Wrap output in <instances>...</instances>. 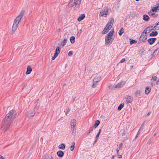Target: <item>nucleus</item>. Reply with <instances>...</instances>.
Segmentation results:
<instances>
[{
    "label": "nucleus",
    "mask_w": 159,
    "mask_h": 159,
    "mask_svg": "<svg viewBox=\"0 0 159 159\" xmlns=\"http://www.w3.org/2000/svg\"><path fill=\"white\" fill-rule=\"evenodd\" d=\"M119 149H117V150H116V151H117V154H118V152H119Z\"/></svg>",
    "instance_id": "nucleus-58"
},
{
    "label": "nucleus",
    "mask_w": 159,
    "mask_h": 159,
    "mask_svg": "<svg viewBox=\"0 0 159 159\" xmlns=\"http://www.w3.org/2000/svg\"><path fill=\"white\" fill-rule=\"evenodd\" d=\"M67 42V39H65L63 41L60 43L61 46L63 47L66 43Z\"/></svg>",
    "instance_id": "nucleus-18"
},
{
    "label": "nucleus",
    "mask_w": 159,
    "mask_h": 159,
    "mask_svg": "<svg viewBox=\"0 0 159 159\" xmlns=\"http://www.w3.org/2000/svg\"><path fill=\"white\" fill-rule=\"evenodd\" d=\"M16 111L14 110H11L7 114L2 122V125L1 128H3V131H5L9 129L13 121L16 118Z\"/></svg>",
    "instance_id": "nucleus-1"
},
{
    "label": "nucleus",
    "mask_w": 159,
    "mask_h": 159,
    "mask_svg": "<svg viewBox=\"0 0 159 159\" xmlns=\"http://www.w3.org/2000/svg\"><path fill=\"white\" fill-rule=\"evenodd\" d=\"M73 54V52L72 51H70V52H68V55L69 56H71Z\"/></svg>",
    "instance_id": "nucleus-40"
},
{
    "label": "nucleus",
    "mask_w": 159,
    "mask_h": 159,
    "mask_svg": "<svg viewBox=\"0 0 159 159\" xmlns=\"http://www.w3.org/2000/svg\"><path fill=\"white\" fill-rule=\"evenodd\" d=\"M75 97L74 95H73L72 97V99H73V102L75 99Z\"/></svg>",
    "instance_id": "nucleus-45"
},
{
    "label": "nucleus",
    "mask_w": 159,
    "mask_h": 159,
    "mask_svg": "<svg viewBox=\"0 0 159 159\" xmlns=\"http://www.w3.org/2000/svg\"><path fill=\"white\" fill-rule=\"evenodd\" d=\"M61 48L59 47H57L56 50L54 54L53 57H52V60H54L55 58L57 56L58 54L60 53V52Z\"/></svg>",
    "instance_id": "nucleus-7"
},
{
    "label": "nucleus",
    "mask_w": 159,
    "mask_h": 159,
    "mask_svg": "<svg viewBox=\"0 0 159 159\" xmlns=\"http://www.w3.org/2000/svg\"><path fill=\"white\" fill-rule=\"evenodd\" d=\"M152 30H159V27H157L156 25L153 28H152Z\"/></svg>",
    "instance_id": "nucleus-32"
},
{
    "label": "nucleus",
    "mask_w": 159,
    "mask_h": 159,
    "mask_svg": "<svg viewBox=\"0 0 159 159\" xmlns=\"http://www.w3.org/2000/svg\"><path fill=\"white\" fill-rule=\"evenodd\" d=\"M32 71V69L30 66H28L27 68V70L26 72V75L30 74Z\"/></svg>",
    "instance_id": "nucleus-12"
},
{
    "label": "nucleus",
    "mask_w": 159,
    "mask_h": 159,
    "mask_svg": "<svg viewBox=\"0 0 159 159\" xmlns=\"http://www.w3.org/2000/svg\"><path fill=\"white\" fill-rule=\"evenodd\" d=\"M158 48H157V49H156L154 51L155 52H157V51L158 50Z\"/></svg>",
    "instance_id": "nucleus-60"
},
{
    "label": "nucleus",
    "mask_w": 159,
    "mask_h": 159,
    "mask_svg": "<svg viewBox=\"0 0 159 159\" xmlns=\"http://www.w3.org/2000/svg\"><path fill=\"white\" fill-rule=\"evenodd\" d=\"M117 156H118V157L119 158H121L122 157V156L121 155H119V154H117Z\"/></svg>",
    "instance_id": "nucleus-46"
},
{
    "label": "nucleus",
    "mask_w": 159,
    "mask_h": 159,
    "mask_svg": "<svg viewBox=\"0 0 159 159\" xmlns=\"http://www.w3.org/2000/svg\"><path fill=\"white\" fill-rule=\"evenodd\" d=\"M133 67V65L130 66V69H132V68Z\"/></svg>",
    "instance_id": "nucleus-59"
},
{
    "label": "nucleus",
    "mask_w": 159,
    "mask_h": 159,
    "mask_svg": "<svg viewBox=\"0 0 159 159\" xmlns=\"http://www.w3.org/2000/svg\"><path fill=\"white\" fill-rule=\"evenodd\" d=\"M137 41L136 40H135L134 39L131 40L130 42V44H132L133 43H137Z\"/></svg>",
    "instance_id": "nucleus-34"
},
{
    "label": "nucleus",
    "mask_w": 159,
    "mask_h": 159,
    "mask_svg": "<svg viewBox=\"0 0 159 159\" xmlns=\"http://www.w3.org/2000/svg\"><path fill=\"white\" fill-rule=\"evenodd\" d=\"M53 157L52 156V157H51V158H50V159H53Z\"/></svg>",
    "instance_id": "nucleus-63"
},
{
    "label": "nucleus",
    "mask_w": 159,
    "mask_h": 159,
    "mask_svg": "<svg viewBox=\"0 0 159 159\" xmlns=\"http://www.w3.org/2000/svg\"><path fill=\"white\" fill-rule=\"evenodd\" d=\"M147 36L146 35L142 34L139 38V40L142 42H144L147 39Z\"/></svg>",
    "instance_id": "nucleus-11"
},
{
    "label": "nucleus",
    "mask_w": 159,
    "mask_h": 159,
    "mask_svg": "<svg viewBox=\"0 0 159 159\" xmlns=\"http://www.w3.org/2000/svg\"><path fill=\"white\" fill-rule=\"evenodd\" d=\"M150 27L149 26L147 28L144 30V33H145L146 34L147 33H149V32L152 30V29H151L150 28H149Z\"/></svg>",
    "instance_id": "nucleus-15"
},
{
    "label": "nucleus",
    "mask_w": 159,
    "mask_h": 159,
    "mask_svg": "<svg viewBox=\"0 0 159 159\" xmlns=\"http://www.w3.org/2000/svg\"><path fill=\"white\" fill-rule=\"evenodd\" d=\"M72 145H74V147L75 146V142H73L72 143Z\"/></svg>",
    "instance_id": "nucleus-55"
},
{
    "label": "nucleus",
    "mask_w": 159,
    "mask_h": 159,
    "mask_svg": "<svg viewBox=\"0 0 159 159\" xmlns=\"http://www.w3.org/2000/svg\"><path fill=\"white\" fill-rule=\"evenodd\" d=\"M156 84L158 85L159 84V79L157 81L156 83Z\"/></svg>",
    "instance_id": "nucleus-49"
},
{
    "label": "nucleus",
    "mask_w": 159,
    "mask_h": 159,
    "mask_svg": "<svg viewBox=\"0 0 159 159\" xmlns=\"http://www.w3.org/2000/svg\"><path fill=\"white\" fill-rule=\"evenodd\" d=\"M81 0H70L68 6L72 10H77L80 7Z\"/></svg>",
    "instance_id": "nucleus-3"
},
{
    "label": "nucleus",
    "mask_w": 159,
    "mask_h": 159,
    "mask_svg": "<svg viewBox=\"0 0 159 159\" xmlns=\"http://www.w3.org/2000/svg\"><path fill=\"white\" fill-rule=\"evenodd\" d=\"M0 159H5L3 158V157L2 156L0 155Z\"/></svg>",
    "instance_id": "nucleus-52"
},
{
    "label": "nucleus",
    "mask_w": 159,
    "mask_h": 159,
    "mask_svg": "<svg viewBox=\"0 0 159 159\" xmlns=\"http://www.w3.org/2000/svg\"><path fill=\"white\" fill-rule=\"evenodd\" d=\"M25 12V10H22L21 11L19 15L16 17L14 20V22L12 27V31L11 34L13 35L14 32L15 31L17 28V26L20 21L22 17L24 15V14Z\"/></svg>",
    "instance_id": "nucleus-2"
},
{
    "label": "nucleus",
    "mask_w": 159,
    "mask_h": 159,
    "mask_svg": "<svg viewBox=\"0 0 159 159\" xmlns=\"http://www.w3.org/2000/svg\"><path fill=\"white\" fill-rule=\"evenodd\" d=\"M157 79V77L156 76H154L152 77L151 80L153 81H156Z\"/></svg>",
    "instance_id": "nucleus-39"
},
{
    "label": "nucleus",
    "mask_w": 159,
    "mask_h": 159,
    "mask_svg": "<svg viewBox=\"0 0 159 159\" xmlns=\"http://www.w3.org/2000/svg\"><path fill=\"white\" fill-rule=\"evenodd\" d=\"M157 27H159V22L156 24Z\"/></svg>",
    "instance_id": "nucleus-56"
},
{
    "label": "nucleus",
    "mask_w": 159,
    "mask_h": 159,
    "mask_svg": "<svg viewBox=\"0 0 159 159\" xmlns=\"http://www.w3.org/2000/svg\"><path fill=\"white\" fill-rule=\"evenodd\" d=\"M114 20L113 18H111L110 19L109 22L108 23H109V25H110V24H111L112 25H113L114 22Z\"/></svg>",
    "instance_id": "nucleus-29"
},
{
    "label": "nucleus",
    "mask_w": 159,
    "mask_h": 159,
    "mask_svg": "<svg viewBox=\"0 0 159 159\" xmlns=\"http://www.w3.org/2000/svg\"><path fill=\"white\" fill-rule=\"evenodd\" d=\"M157 6L156 7H157V8H158V7H159V3H157Z\"/></svg>",
    "instance_id": "nucleus-51"
},
{
    "label": "nucleus",
    "mask_w": 159,
    "mask_h": 159,
    "mask_svg": "<svg viewBox=\"0 0 159 159\" xmlns=\"http://www.w3.org/2000/svg\"><path fill=\"white\" fill-rule=\"evenodd\" d=\"M101 80V77L100 76H98V77H95L94 78L93 81L94 82L98 83Z\"/></svg>",
    "instance_id": "nucleus-13"
},
{
    "label": "nucleus",
    "mask_w": 159,
    "mask_h": 159,
    "mask_svg": "<svg viewBox=\"0 0 159 159\" xmlns=\"http://www.w3.org/2000/svg\"><path fill=\"white\" fill-rule=\"evenodd\" d=\"M75 37L72 36L70 38V40L71 43H74L75 42Z\"/></svg>",
    "instance_id": "nucleus-23"
},
{
    "label": "nucleus",
    "mask_w": 159,
    "mask_h": 159,
    "mask_svg": "<svg viewBox=\"0 0 159 159\" xmlns=\"http://www.w3.org/2000/svg\"><path fill=\"white\" fill-rule=\"evenodd\" d=\"M35 113H34V114L33 113H29L27 115L28 117L29 118H31L34 116V115H35Z\"/></svg>",
    "instance_id": "nucleus-27"
},
{
    "label": "nucleus",
    "mask_w": 159,
    "mask_h": 159,
    "mask_svg": "<svg viewBox=\"0 0 159 159\" xmlns=\"http://www.w3.org/2000/svg\"><path fill=\"white\" fill-rule=\"evenodd\" d=\"M110 10L109 8L105 7L100 12L99 16H104L106 17V16L110 13Z\"/></svg>",
    "instance_id": "nucleus-5"
},
{
    "label": "nucleus",
    "mask_w": 159,
    "mask_h": 159,
    "mask_svg": "<svg viewBox=\"0 0 159 159\" xmlns=\"http://www.w3.org/2000/svg\"><path fill=\"white\" fill-rule=\"evenodd\" d=\"M111 159H115L114 158V156H113L112 157V158H111Z\"/></svg>",
    "instance_id": "nucleus-61"
},
{
    "label": "nucleus",
    "mask_w": 159,
    "mask_h": 159,
    "mask_svg": "<svg viewBox=\"0 0 159 159\" xmlns=\"http://www.w3.org/2000/svg\"><path fill=\"white\" fill-rule=\"evenodd\" d=\"M65 146L64 144L62 143L59 145L58 148L64 150L65 149Z\"/></svg>",
    "instance_id": "nucleus-22"
},
{
    "label": "nucleus",
    "mask_w": 159,
    "mask_h": 159,
    "mask_svg": "<svg viewBox=\"0 0 159 159\" xmlns=\"http://www.w3.org/2000/svg\"><path fill=\"white\" fill-rule=\"evenodd\" d=\"M125 61V58L122 59L120 61L119 63H122Z\"/></svg>",
    "instance_id": "nucleus-44"
},
{
    "label": "nucleus",
    "mask_w": 159,
    "mask_h": 159,
    "mask_svg": "<svg viewBox=\"0 0 159 159\" xmlns=\"http://www.w3.org/2000/svg\"><path fill=\"white\" fill-rule=\"evenodd\" d=\"M76 124V121L75 119H72L71 120L70 122V125L71 126V128H74Z\"/></svg>",
    "instance_id": "nucleus-10"
},
{
    "label": "nucleus",
    "mask_w": 159,
    "mask_h": 159,
    "mask_svg": "<svg viewBox=\"0 0 159 159\" xmlns=\"http://www.w3.org/2000/svg\"><path fill=\"white\" fill-rule=\"evenodd\" d=\"M143 19L145 21H148L149 19V17L147 15H144L143 16Z\"/></svg>",
    "instance_id": "nucleus-21"
},
{
    "label": "nucleus",
    "mask_w": 159,
    "mask_h": 159,
    "mask_svg": "<svg viewBox=\"0 0 159 159\" xmlns=\"http://www.w3.org/2000/svg\"><path fill=\"white\" fill-rule=\"evenodd\" d=\"M144 124V123H143V124L141 125L139 130L138 131H139L140 132L141 131H142L143 130V125Z\"/></svg>",
    "instance_id": "nucleus-36"
},
{
    "label": "nucleus",
    "mask_w": 159,
    "mask_h": 159,
    "mask_svg": "<svg viewBox=\"0 0 159 159\" xmlns=\"http://www.w3.org/2000/svg\"><path fill=\"white\" fill-rule=\"evenodd\" d=\"M74 148H75V147H74V145L71 146L70 147V150L71 151H73L74 149Z\"/></svg>",
    "instance_id": "nucleus-42"
},
{
    "label": "nucleus",
    "mask_w": 159,
    "mask_h": 159,
    "mask_svg": "<svg viewBox=\"0 0 159 159\" xmlns=\"http://www.w3.org/2000/svg\"><path fill=\"white\" fill-rule=\"evenodd\" d=\"M114 32V30H111L106 36L105 44L106 45H109L112 43L114 38V36H113Z\"/></svg>",
    "instance_id": "nucleus-4"
},
{
    "label": "nucleus",
    "mask_w": 159,
    "mask_h": 159,
    "mask_svg": "<svg viewBox=\"0 0 159 159\" xmlns=\"http://www.w3.org/2000/svg\"><path fill=\"white\" fill-rule=\"evenodd\" d=\"M99 135L100 134H99V133H98L96 135L95 137V140L94 141V142L93 143V145L97 142V140L99 137Z\"/></svg>",
    "instance_id": "nucleus-25"
},
{
    "label": "nucleus",
    "mask_w": 159,
    "mask_h": 159,
    "mask_svg": "<svg viewBox=\"0 0 159 159\" xmlns=\"http://www.w3.org/2000/svg\"><path fill=\"white\" fill-rule=\"evenodd\" d=\"M155 52H155V51H154V52L152 53V55L153 56L155 55Z\"/></svg>",
    "instance_id": "nucleus-53"
},
{
    "label": "nucleus",
    "mask_w": 159,
    "mask_h": 159,
    "mask_svg": "<svg viewBox=\"0 0 159 159\" xmlns=\"http://www.w3.org/2000/svg\"><path fill=\"white\" fill-rule=\"evenodd\" d=\"M135 95L136 97H138L140 96V91H137L135 93Z\"/></svg>",
    "instance_id": "nucleus-26"
},
{
    "label": "nucleus",
    "mask_w": 159,
    "mask_h": 159,
    "mask_svg": "<svg viewBox=\"0 0 159 159\" xmlns=\"http://www.w3.org/2000/svg\"><path fill=\"white\" fill-rule=\"evenodd\" d=\"M70 109L69 108L68 109L67 112H66V115H67V114L68 113V112L70 111Z\"/></svg>",
    "instance_id": "nucleus-50"
},
{
    "label": "nucleus",
    "mask_w": 159,
    "mask_h": 159,
    "mask_svg": "<svg viewBox=\"0 0 159 159\" xmlns=\"http://www.w3.org/2000/svg\"><path fill=\"white\" fill-rule=\"evenodd\" d=\"M97 84V83L94 82L93 80V84L92 85V87L93 88H95V87H96Z\"/></svg>",
    "instance_id": "nucleus-35"
},
{
    "label": "nucleus",
    "mask_w": 159,
    "mask_h": 159,
    "mask_svg": "<svg viewBox=\"0 0 159 159\" xmlns=\"http://www.w3.org/2000/svg\"><path fill=\"white\" fill-rule=\"evenodd\" d=\"M140 132L139 131H138L136 136L135 137V139H136L137 138V137H138L139 135V134L140 133Z\"/></svg>",
    "instance_id": "nucleus-43"
},
{
    "label": "nucleus",
    "mask_w": 159,
    "mask_h": 159,
    "mask_svg": "<svg viewBox=\"0 0 159 159\" xmlns=\"http://www.w3.org/2000/svg\"><path fill=\"white\" fill-rule=\"evenodd\" d=\"M125 131L124 130L123 131V132L122 133V135L123 136L124 135H125Z\"/></svg>",
    "instance_id": "nucleus-47"
},
{
    "label": "nucleus",
    "mask_w": 159,
    "mask_h": 159,
    "mask_svg": "<svg viewBox=\"0 0 159 159\" xmlns=\"http://www.w3.org/2000/svg\"><path fill=\"white\" fill-rule=\"evenodd\" d=\"M153 16L154 18H155L158 16V14H155V15H153Z\"/></svg>",
    "instance_id": "nucleus-48"
},
{
    "label": "nucleus",
    "mask_w": 159,
    "mask_h": 159,
    "mask_svg": "<svg viewBox=\"0 0 159 159\" xmlns=\"http://www.w3.org/2000/svg\"><path fill=\"white\" fill-rule=\"evenodd\" d=\"M39 108V106L36 107V109H37Z\"/></svg>",
    "instance_id": "nucleus-64"
},
{
    "label": "nucleus",
    "mask_w": 159,
    "mask_h": 159,
    "mask_svg": "<svg viewBox=\"0 0 159 159\" xmlns=\"http://www.w3.org/2000/svg\"><path fill=\"white\" fill-rule=\"evenodd\" d=\"M124 105V104L122 103L120 104L118 107V110L119 111L123 107Z\"/></svg>",
    "instance_id": "nucleus-31"
},
{
    "label": "nucleus",
    "mask_w": 159,
    "mask_h": 159,
    "mask_svg": "<svg viewBox=\"0 0 159 159\" xmlns=\"http://www.w3.org/2000/svg\"><path fill=\"white\" fill-rule=\"evenodd\" d=\"M112 26V25H109V23H107L104 29L102 31V34H105L107 33L108 31V30H109V28L111 29Z\"/></svg>",
    "instance_id": "nucleus-6"
},
{
    "label": "nucleus",
    "mask_w": 159,
    "mask_h": 159,
    "mask_svg": "<svg viewBox=\"0 0 159 159\" xmlns=\"http://www.w3.org/2000/svg\"><path fill=\"white\" fill-rule=\"evenodd\" d=\"M152 11H150L148 12V14L149 16H153V15H155V13H153L152 12H151Z\"/></svg>",
    "instance_id": "nucleus-41"
},
{
    "label": "nucleus",
    "mask_w": 159,
    "mask_h": 159,
    "mask_svg": "<svg viewBox=\"0 0 159 159\" xmlns=\"http://www.w3.org/2000/svg\"><path fill=\"white\" fill-rule=\"evenodd\" d=\"M156 39L157 38H155L149 39L148 40V44L150 45L152 44L155 42Z\"/></svg>",
    "instance_id": "nucleus-9"
},
{
    "label": "nucleus",
    "mask_w": 159,
    "mask_h": 159,
    "mask_svg": "<svg viewBox=\"0 0 159 159\" xmlns=\"http://www.w3.org/2000/svg\"><path fill=\"white\" fill-rule=\"evenodd\" d=\"M101 131V129H99V131L98 133H99V134H100V132Z\"/></svg>",
    "instance_id": "nucleus-54"
},
{
    "label": "nucleus",
    "mask_w": 159,
    "mask_h": 159,
    "mask_svg": "<svg viewBox=\"0 0 159 159\" xmlns=\"http://www.w3.org/2000/svg\"><path fill=\"white\" fill-rule=\"evenodd\" d=\"M126 99V102L127 104L131 103L133 100V98L130 96H128Z\"/></svg>",
    "instance_id": "nucleus-8"
},
{
    "label": "nucleus",
    "mask_w": 159,
    "mask_h": 159,
    "mask_svg": "<svg viewBox=\"0 0 159 159\" xmlns=\"http://www.w3.org/2000/svg\"><path fill=\"white\" fill-rule=\"evenodd\" d=\"M93 127L92 126L89 129V130L88 132L86 134L87 135H89L90 134V133L93 131Z\"/></svg>",
    "instance_id": "nucleus-30"
},
{
    "label": "nucleus",
    "mask_w": 159,
    "mask_h": 159,
    "mask_svg": "<svg viewBox=\"0 0 159 159\" xmlns=\"http://www.w3.org/2000/svg\"><path fill=\"white\" fill-rule=\"evenodd\" d=\"M123 146L122 143H120L119 145V146L118 147V149L119 150H121L122 148V146Z\"/></svg>",
    "instance_id": "nucleus-38"
},
{
    "label": "nucleus",
    "mask_w": 159,
    "mask_h": 159,
    "mask_svg": "<svg viewBox=\"0 0 159 159\" xmlns=\"http://www.w3.org/2000/svg\"><path fill=\"white\" fill-rule=\"evenodd\" d=\"M147 144H150V143H149V142L148 141L147 143Z\"/></svg>",
    "instance_id": "nucleus-62"
},
{
    "label": "nucleus",
    "mask_w": 159,
    "mask_h": 159,
    "mask_svg": "<svg viewBox=\"0 0 159 159\" xmlns=\"http://www.w3.org/2000/svg\"><path fill=\"white\" fill-rule=\"evenodd\" d=\"M150 113H151V112H148V114H147V115H148V116H149V115H150Z\"/></svg>",
    "instance_id": "nucleus-57"
},
{
    "label": "nucleus",
    "mask_w": 159,
    "mask_h": 159,
    "mask_svg": "<svg viewBox=\"0 0 159 159\" xmlns=\"http://www.w3.org/2000/svg\"><path fill=\"white\" fill-rule=\"evenodd\" d=\"M57 155L60 157H62L64 155L63 152L61 151H59L57 152Z\"/></svg>",
    "instance_id": "nucleus-17"
},
{
    "label": "nucleus",
    "mask_w": 159,
    "mask_h": 159,
    "mask_svg": "<svg viewBox=\"0 0 159 159\" xmlns=\"http://www.w3.org/2000/svg\"><path fill=\"white\" fill-rule=\"evenodd\" d=\"M100 123V121L99 120H96L95 121V123L94 124L93 126V128H96L98 126V125H99Z\"/></svg>",
    "instance_id": "nucleus-20"
},
{
    "label": "nucleus",
    "mask_w": 159,
    "mask_h": 159,
    "mask_svg": "<svg viewBox=\"0 0 159 159\" xmlns=\"http://www.w3.org/2000/svg\"><path fill=\"white\" fill-rule=\"evenodd\" d=\"M122 84V82L119 83L115 86V87L116 88H119L121 87H122L124 84Z\"/></svg>",
    "instance_id": "nucleus-24"
},
{
    "label": "nucleus",
    "mask_w": 159,
    "mask_h": 159,
    "mask_svg": "<svg viewBox=\"0 0 159 159\" xmlns=\"http://www.w3.org/2000/svg\"><path fill=\"white\" fill-rule=\"evenodd\" d=\"M158 34V32L156 31H152L149 34L150 36L153 37L157 35Z\"/></svg>",
    "instance_id": "nucleus-19"
},
{
    "label": "nucleus",
    "mask_w": 159,
    "mask_h": 159,
    "mask_svg": "<svg viewBox=\"0 0 159 159\" xmlns=\"http://www.w3.org/2000/svg\"><path fill=\"white\" fill-rule=\"evenodd\" d=\"M151 90V88L150 86H147L145 89V93L146 94H148L150 92Z\"/></svg>",
    "instance_id": "nucleus-14"
},
{
    "label": "nucleus",
    "mask_w": 159,
    "mask_h": 159,
    "mask_svg": "<svg viewBox=\"0 0 159 159\" xmlns=\"http://www.w3.org/2000/svg\"><path fill=\"white\" fill-rule=\"evenodd\" d=\"M157 8H158L156 7H154L153 8H152L151 10H150V11L156 12Z\"/></svg>",
    "instance_id": "nucleus-33"
},
{
    "label": "nucleus",
    "mask_w": 159,
    "mask_h": 159,
    "mask_svg": "<svg viewBox=\"0 0 159 159\" xmlns=\"http://www.w3.org/2000/svg\"><path fill=\"white\" fill-rule=\"evenodd\" d=\"M73 130H72V134L73 135H75L76 130L75 129H74V128H73Z\"/></svg>",
    "instance_id": "nucleus-37"
},
{
    "label": "nucleus",
    "mask_w": 159,
    "mask_h": 159,
    "mask_svg": "<svg viewBox=\"0 0 159 159\" xmlns=\"http://www.w3.org/2000/svg\"><path fill=\"white\" fill-rule=\"evenodd\" d=\"M124 32V29L123 28H121L119 30V34L120 36H121L122 33Z\"/></svg>",
    "instance_id": "nucleus-28"
},
{
    "label": "nucleus",
    "mask_w": 159,
    "mask_h": 159,
    "mask_svg": "<svg viewBox=\"0 0 159 159\" xmlns=\"http://www.w3.org/2000/svg\"><path fill=\"white\" fill-rule=\"evenodd\" d=\"M85 15L84 14H81L77 19V20L79 21H80L83 20L85 17Z\"/></svg>",
    "instance_id": "nucleus-16"
}]
</instances>
